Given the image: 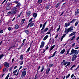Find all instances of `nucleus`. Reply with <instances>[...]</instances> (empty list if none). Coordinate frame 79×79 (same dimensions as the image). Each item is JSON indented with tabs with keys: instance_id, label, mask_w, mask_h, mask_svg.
<instances>
[{
	"instance_id": "obj_1",
	"label": "nucleus",
	"mask_w": 79,
	"mask_h": 79,
	"mask_svg": "<svg viewBox=\"0 0 79 79\" xmlns=\"http://www.w3.org/2000/svg\"><path fill=\"white\" fill-rule=\"evenodd\" d=\"M73 26H72L70 28H68L67 29H66V28H65V31H64L65 32L64 33H65V34H64L62 36L61 38V41H62L63 39L66 36V34H67L69 32H72V31H73Z\"/></svg>"
},
{
	"instance_id": "obj_2",
	"label": "nucleus",
	"mask_w": 79,
	"mask_h": 79,
	"mask_svg": "<svg viewBox=\"0 0 79 79\" xmlns=\"http://www.w3.org/2000/svg\"><path fill=\"white\" fill-rule=\"evenodd\" d=\"M71 53L72 55H77L78 54V52L77 50H74L73 48H72L71 51Z\"/></svg>"
},
{
	"instance_id": "obj_3",
	"label": "nucleus",
	"mask_w": 79,
	"mask_h": 79,
	"mask_svg": "<svg viewBox=\"0 0 79 79\" xmlns=\"http://www.w3.org/2000/svg\"><path fill=\"white\" fill-rule=\"evenodd\" d=\"M4 67L5 68H6L7 69L9 68V66H10V64H9V63H8L7 62H6L4 64Z\"/></svg>"
},
{
	"instance_id": "obj_4",
	"label": "nucleus",
	"mask_w": 79,
	"mask_h": 79,
	"mask_svg": "<svg viewBox=\"0 0 79 79\" xmlns=\"http://www.w3.org/2000/svg\"><path fill=\"white\" fill-rule=\"evenodd\" d=\"M13 10H14V14H17V12H18V8L16 7H14L13 8Z\"/></svg>"
},
{
	"instance_id": "obj_5",
	"label": "nucleus",
	"mask_w": 79,
	"mask_h": 79,
	"mask_svg": "<svg viewBox=\"0 0 79 79\" xmlns=\"http://www.w3.org/2000/svg\"><path fill=\"white\" fill-rule=\"evenodd\" d=\"M68 62L66 61L65 62V60H63V61L61 63V65L62 66H65Z\"/></svg>"
},
{
	"instance_id": "obj_6",
	"label": "nucleus",
	"mask_w": 79,
	"mask_h": 79,
	"mask_svg": "<svg viewBox=\"0 0 79 79\" xmlns=\"http://www.w3.org/2000/svg\"><path fill=\"white\" fill-rule=\"evenodd\" d=\"M77 57V56H76L75 55H73V56L72 58V61H74V60L76 59Z\"/></svg>"
},
{
	"instance_id": "obj_7",
	"label": "nucleus",
	"mask_w": 79,
	"mask_h": 79,
	"mask_svg": "<svg viewBox=\"0 0 79 79\" xmlns=\"http://www.w3.org/2000/svg\"><path fill=\"white\" fill-rule=\"evenodd\" d=\"M22 74L21 75V77H24L25 76V75H26V70H23L22 72Z\"/></svg>"
},
{
	"instance_id": "obj_8",
	"label": "nucleus",
	"mask_w": 79,
	"mask_h": 79,
	"mask_svg": "<svg viewBox=\"0 0 79 79\" xmlns=\"http://www.w3.org/2000/svg\"><path fill=\"white\" fill-rule=\"evenodd\" d=\"M48 30V28L46 27L44 30L43 31H41V33L44 34V33L46 32H47Z\"/></svg>"
},
{
	"instance_id": "obj_9",
	"label": "nucleus",
	"mask_w": 79,
	"mask_h": 79,
	"mask_svg": "<svg viewBox=\"0 0 79 79\" xmlns=\"http://www.w3.org/2000/svg\"><path fill=\"white\" fill-rule=\"evenodd\" d=\"M70 23L69 22L68 23H66L64 24V27H68L70 25Z\"/></svg>"
},
{
	"instance_id": "obj_10",
	"label": "nucleus",
	"mask_w": 79,
	"mask_h": 79,
	"mask_svg": "<svg viewBox=\"0 0 79 79\" xmlns=\"http://www.w3.org/2000/svg\"><path fill=\"white\" fill-rule=\"evenodd\" d=\"M44 45H45V43L44 41H42L40 45V48H41L42 47H44Z\"/></svg>"
},
{
	"instance_id": "obj_11",
	"label": "nucleus",
	"mask_w": 79,
	"mask_h": 79,
	"mask_svg": "<svg viewBox=\"0 0 79 79\" xmlns=\"http://www.w3.org/2000/svg\"><path fill=\"white\" fill-rule=\"evenodd\" d=\"M76 21H77V19H73L72 21L70 22V24H71L72 23H75V22H76Z\"/></svg>"
},
{
	"instance_id": "obj_12",
	"label": "nucleus",
	"mask_w": 79,
	"mask_h": 79,
	"mask_svg": "<svg viewBox=\"0 0 79 79\" xmlns=\"http://www.w3.org/2000/svg\"><path fill=\"white\" fill-rule=\"evenodd\" d=\"M78 14H79V9H78L77 11H76L75 13V16H77Z\"/></svg>"
},
{
	"instance_id": "obj_13",
	"label": "nucleus",
	"mask_w": 79,
	"mask_h": 79,
	"mask_svg": "<svg viewBox=\"0 0 79 79\" xmlns=\"http://www.w3.org/2000/svg\"><path fill=\"white\" fill-rule=\"evenodd\" d=\"M19 26L18 24H16L15 26L14 29H18L19 28Z\"/></svg>"
},
{
	"instance_id": "obj_14",
	"label": "nucleus",
	"mask_w": 79,
	"mask_h": 79,
	"mask_svg": "<svg viewBox=\"0 0 79 79\" xmlns=\"http://www.w3.org/2000/svg\"><path fill=\"white\" fill-rule=\"evenodd\" d=\"M76 32H73V33H72L69 35V37H71V36H72L73 35H75L76 34Z\"/></svg>"
},
{
	"instance_id": "obj_15",
	"label": "nucleus",
	"mask_w": 79,
	"mask_h": 79,
	"mask_svg": "<svg viewBox=\"0 0 79 79\" xmlns=\"http://www.w3.org/2000/svg\"><path fill=\"white\" fill-rule=\"evenodd\" d=\"M64 52H65V49H64L62 50L60 52V54H63V53H64Z\"/></svg>"
},
{
	"instance_id": "obj_16",
	"label": "nucleus",
	"mask_w": 79,
	"mask_h": 79,
	"mask_svg": "<svg viewBox=\"0 0 79 79\" xmlns=\"http://www.w3.org/2000/svg\"><path fill=\"white\" fill-rule=\"evenodd\" d=\"M31 11H29L28 12H27V13H26L27 15V16H30V15H31Z\"/></svg>"
},
{
	"instance_id": "obj_17",
	"label": "nucleus",
	"mask_w": 79,
	"mask_h": 79,
	"mask_svg": "<svg viewBox=\"0 0 79 79\" xmlns=\"http://www.w3.org/2000/svg\"><path fill=\"white\" fill-rule=\"evenodd\" d=\"M50 71V69H46V74H48V73H49V72Z\"/></svg>"
},
{
	"instance_id": "obj_18",
	"label": "nucleus",
	"mask_w": 79,
	"mask_h": 79,
	"mask_svg": "<svg viewBox=\"0 0 79 79\" xmlns=\"http://www.w3.org/2000/svg\"><path fill=\"white\" fill-rule=\"evenodd\" d=\"M37 15L36 13H35L33 14V17H35L34 19H35V18L37 17Z\"/></svg>"
},
{
	"instance_id": "obj_19",
	"label": "nucleus",
	"mask_w": 79,
	"mask_h": 79,
	"mask_svg": "<svg viewBox=\"0 0 79 79\" xmlns=\"http://www.w3.org/2000/svg\"><path fill=\"white\" fill-rule=\"evenodd\" d=\"M69 51H70V49H69L66 51L67 53L66 54V56H67V55L69 54Z\"/></svg>"
},
{
	"instance_id": "obj_20",
	"label": "nucleus",
	"mask_w": 79,
	"mask_h": 79,
	"mask_svg": "<svg viewBox=\"0 0 79 79\" xmlns=\"http://www.w3.org/2000/svg\"><path fill=\"white\" fill-rule=\"evenodd\" d=\"M20 60H23L24 58V56H23V54L21 55L20 56Z\"/></svg>"
},
{
	"instance_id": "obj_21",
	"label": "nucleus",
	"mask_w": 79,
	"mask_h": 79,
	"mask_svg": "<svg viewBox=\"0 0 79 79\" xmlns=\"http://www.w3.org/2000/svg\"><path fill=\"white\" fill-rule=\"evenodd\" d=\"M71 64V62H67V65H66L65 66V68H66V67H67V66H69Z\"/></svg>"
},
{
	"instance_id": "obj_22",
	"label": "nucleus",
	"mask_w": 79,
	"mask_h": 79,
	"mask_svg": "<svg viewBox=\"0 0 79 79\" xmlns=\"http://www.w3.org/2000/svg\"><path fill=\"white\" fill-rule=\"evenodd\" d=\"M48 37V35H46L44 37V38L43 40H45Z\"/></svg>"
},
{
	"instance_id": "obj_23",
	"label": "nucleus",
	"mask_w": 79,
	"mask_h": 79,
	"mask_svg": "<svg viewBox=\"0 0 79 79\" xmlns=\"http://www.w3.org/2000/svg\"><path fill=\"white\" fill-rule=\"evenodd\" d=\"M11 9V6H8L6 7V9L7 10H9Z\"/></svg>"
},
{
	"instance_id": "obj_24",
	"label": "nucleus",
	"mask_w": 79,
	"mask_h": 79,
	"mask_svg": "<svg viewBox=\"0 0 79 79\" xmlns=\"http://www.w3.org/2000/svg\"><path fill=\"white\" fill-rule=\"evenodd\" d=\"M32 22L33 21H32L31 23H30V27H32V26H34V23H32Z\"/></svg>"
},
{
	"instance_id": "obj_25",
	"label": "nucleus",
	"mask_w": 79,
	"mask_h": 79,
	"mask_svg": "<svg viewBox=\"0 0 79 79\" xmlns=\"http://www.w3.org/2000/svg\"><path fill=\"white\" fill-rule=\"evenodd\" d=\"M42 2V0H38L37 1V3L39 4H40Z\"/></svg>"
},
{
	"instance_id": "obj_26",
	"label": "nucleus",
	"mask_w": 79,
	"mask_h": 79,
	"mask_svg": "<svg viewBox=\"0 0 79 79\" xmlns=\"http://www.w3.org/2000/svg\"><path fill=\"white\" fill-rule=\"evenodd\" d=\"M57 52V51H56L53 54L52 56V57H53L54 56H55L56 55V53Z\"/></svg>"
},
{
	"instance_id": "obj_27",
	"label": "nucleus",
	"mask_w": 79,
	"mask_h": 79,
	"mask_svg": "<svg viewBox=\"0 0 79 79\" xmlns=\"http://www.w3.org/2000/svg\"><path fill=\"white\" fill-rule=\"evenodd\" d=\"M42 69H41L40 70V72L41 73L43 72V71H44V66H42L41 67Z\"/></svg>"
},
{
	"instance_id": "obj_28",
	"label": "nucleus",
	"mask_w": 79,
	"mask_h": 79,
	"mask_svg": "<svg viewBox=\"0 0 79 79\" xmlns=\"http://www.w3.org/2000/svg\"><path fill=\"white\" fill-rule=\"evenodd\" d=\"M54 47H55V45L52 46L50 49V51H52V50H53V48H54Z\"/></svg>"
},
{
	"instance_id": "obj_29",
	"label": "nucleus",
	"mask_w": 79,
	"mask_h": 79,
	"mask_svg": "<svg viewBox=\"0 0 79 79\" xmlns=\"http://www.w3.org/2000/svg\"><path fill=\"white\" fill-rule=\"evenodd\" d=\"M76 66L75 65H73L72 67L70 68V70H73V69Z\"/></svg>"
},
{
	"instance_id": "obj_30",
	"label": "nucleus",
	"mask_w": 79,
	"mask_h": 79,
	"mask_svg": "<svg viewBox=\"0 0 79 79\" xmlns=\"http://www.w3.org/2000/svg\"><path fill=\"white\" fill-rule=\"evenodd\" d=\"M10 76V73H9L7 75V76L6 77L5 79H8V77H9V76Z\"/></svg>"
},
{
	"instance_id": "obj_31",
	"label": "nucleus",
	"mask_w": 79,
	"mask_h": 79,
	"mask_svg": "<svg viewBox=\"0 0 79 79\" xmlns=\"http://www.w3.org/2000/svg\"><path fill=\"white\" fill-rule=\"evenodd\" d=\"M50 42H52V44H54V42H55V41L54 40V39L53 38L52 40L50 41H49Z\"/></svg>"
},
{
	"instance_id": "obj_32",
	"label": "nucleus",
	"mask_w": 79,
	"mask_h": 79,
	"mask_svg": "<svg viewBox=\"0 0 79 79\" xmlns=\"http://www.w3.org/2000/svg\"><path fill=\"white\" fill-rule=\"evenodd\" d=\"M78 23H79V21H77L75 23L74 26H77V24H78Z\"/></svg>"
},
{
	"instance_id": "obj_33",
	"label": "nucleus",
	"mask_w": 79,
	"mask_h": 79,
	"mask_svg": "<svg viewBox=\"0 0 79 79\" xmlns=\"http://www.w3.org/2000/svg\"><path fill=\"white\" fill-rule=\"evenodd\" d=\"M60 25H59V28L57 29L56 30L57 31V32H58L59 31H60Z\"/></svg>"
},
{
	"instance_id": "obj_34",
	"label": "nucleus",
	"mask_w": 79,
	"mask_h": 79,
	"mask_svg": "<svg viewBox=\"0 0 79 79\" xmlns=\"http://www.w3.org/2000/svg\"><path fill=\"white\" fill-rule=\"evenodd\" d=\"M49 66L50 67V68H52V67L53 66V64H49Z\"/></svg>"
},
{
	"instance_id": "obj_35",
	"label": "nucleus",
	"mask_w": 79,
	"mask_h": 79,
	"mask_svg": "<svg viewBox=\"0 0 79 79\" xmlns=\"http://www.w3.org/2000/svg\"><path fill=\"white\" fill-rule=\"evenodd\" d=\"M22 13H23V11L21 12L20 13V14L18 15V17L19 18V17H20V16H21V15H22Z\"/></svg>"
},
{
	"instance_id": "obj_36",
	"label": "nucleus",
	"mask_w": 79,
	"mask_h": 79,
	"mask_svg": "<svg viewBox=\"0 0 79 79\" xmlns=\"http://www.w3.org/2000/svg\"><path fill=\"white\" fill-rule=\"evenodd\" d=\"M20 5H21V3H17L16 6V7H19V6H20Z\"/></svg>"
},
{
	"instance_id": "obj_37",
	"label": "nucleus",
	"mask_w": 79,
	"mask_h": 79,
	"mask_svg": "<svg viewBox=\"0 0 79 79\" xmlns=\"http://www.w3.org/2000/svg\"><path fill=\"white\" fill-rule=\"evenodd\" d=\"M47 21H46L44 24H43V27H45V26H46V24H47Z\"/></svg>"
},
{
	"instance_id": "obj_38",
	"label": "nucleus",
	"mask_w": 79,
	"mask_h": 79,
	"mask_svg": "<svg viewBox=\"0 0 79 79\" xmlns=\"http://www.w3.org/2000/svg\"><path fill=\"white\" fill-rule=\"evenodd\" d=\"M25 32L27 34H28V33H29V31L27 30H25Z\"/></svg>"
},
{
	"instance_id": "obj_39",
	"label": "nucleus",
	"mask_w": 79,
	"mask_h": 79,
	"mask_svg": "<svg viewBox=\"0 0 79 79\" xmlns=\"http://www.w3.org/2000/svg\"><path fill=\"white\" fill-rule=\"evenodd\" d=\"M30 49H31V48L29 47L27 49V51H26L27 52H29L30 51Z\"/></svg>"
},
{
	"instance_id": "obj_40",
	"label": "nucleus",
	"mask_w": 79,
	"mask_h": 79,
	"mask_svg": "<svg viewBox=\"0 0 79 79\" xmlns=\"http://www.w3.org/2000/svg\"><path fill=\"white\" fill-rule=\"evenodd\" d=\"M17 71H18V69H17L15 70L14 71L13 73V74H14V73H16L17 72Z\"/></svg>"
},
{
	"instance_id": "obj_41",
	"label": "nucleus",
	"mask_w": 79,
	"mask_h": 79,
	"mask_svg": "<svg viewBox=\"0 0 79 79\" xmlns=\"http://www.w3.org/2000/svg\"><path fill=\"white\" fill-rule=\"evenodd\" d=\"M74 39H75V35H74V36L71 38V40H74Z\"/></svg>"
},
{
	"instance_id": "obj_42",
	"label": "nucleus",
	"mask_w": 79,
	"mask_h": 79,
	"mask_svg": "<svg viewBox=\"0 0 79 79\" xmlns=\"http://www.w3.org/2000/svg\"><path fill=\"white\" fill-rule=\"evenodd\" d=\"M31 25V23H29L28 24L27 27V29H28L29 28V26Z\"/></svg>"
},
{
	"instance_id": "obj_43",
	"label": "nucleus",
	"mask_w": 79,
	"mask_h": 79,
	"mask_svg": "<svg viewBox=\"0 0 79 79\" xmlns=\"http://www.w3.org/2000/svg\"><path fill=\"white\" fill-rule=\"evenodd\" d=\"M5 56L4 55L2 54L0 56V57L2 58H3V56Z\"/></svg>"
},
{
	"instance_id": "obj_44",
	"label": "nucleus",
	"mask_w": 79,
	"mask_h": 79,
	"mask_svg": "<svg viewBox=\"0 0 79 79\" xmlns=\"http://www.w3.org/2000/svg\"><path fill=\"white\" fill-rule=\"evenodd\" d=\"M25 20H26V19H23L22 20V21H21V23H22V22H24V21H25Z\"/></svg>"
},
{
	"instance_id": "obj_45",
	"label": "nucleus",
	"mask_w": 79,
	"mask_h": 79,
	"mask_svg": "<svg viewBox=\"0 0 79 79\" xmlns=\"http://www.w3.org/2000/svg\"><path fill=\"white\" fill-rule=\"evenodd\" d=\"M70 75L71 74H69L67 76H66V78H68V77L70 76Z\"/></svg>"
},
{
	"instance_id": "obj_46",
	"label": "nucleus",
	"mask_w": 79,
	"mask_h": 79,
	"mask_svg": "<svg viewBox=\"0 0 79 79\" xmlns=\"http://www.w3.org/2000/svg\"><path fill=\"white\" fill-rule=\"evenodd\" d=\"M59 5H60V3L59 2L57 4L56 6V7L57 8V7L59 6Z\"/></svg>"
},
{
	"instance_id": "obj_47",
	"label": "nucleus",
	"mask_w": 79,
	"mask_h": 79,
	"mask_svg": "<svg viewBox=\"0 0 79 79\" xmlns=\"http://www.w3.org/2000/svg\"><path fill=\"white\" fill-rule=\"evenodd\" d=\"M0 34H3V30H1L0 31Z\"/></svg>"
},
{
	"instance_id": "obj_48",
	"label": "nucleus",
	"mask_w": 79,
	"mask_h": 79,
	"mask_svg": "<svg viewBox=\"0 0 79 79\" xmlns=\"http://www.w3.org/2000/svg\"><path fill=\"white\" fill-rule=\"evenodd\" d=\"M24 62V61H21V62L20 63V65H22V64H23V63Z\"/></svg>"
},
{
	"instance_id": "obj_49",
	"label": "nucleus",
	"mask_w": 79,
	"mask_h": 79,
	"mask_svg": "<svg viewBox=\"0 0 79 79\" xmlns=\"http://www.w3.org/2000/svg\"><path fill=\"white\" fill-rule=\"evenodd\" d=\"M8 30H9V31H11V28L10 27H9L8 28Z\"/></svg>"
},
{
	"instance_id": "obj_50",
	"label": "nucleus",
	"mask_w": 79,
	"mask_h": 79,
	"mask_svg": "<svg viewBox=\"0 0 79 79\" xmlns=\"http://www.w3.org/2000/svg\"><path fill=\"white\" fill-rule=\"evenodd\" d=\"M37 77H38V76H37L36 75L35 77V78L34 79H37Z\"/></svg>"
},
{
	"instance_id": "obj_51",
	"label": "nucleus",
	"mask_w": 79,
	"mask_h": 79,
	"mask_svg": "<svg viewBox=\"0 0 79 79\" xmlns=\"http://www.w3.org/2000/svg\"><path fill=\"white\" fill-rule=\"evenodd\" d=\"M22 68H23V67H22V66H21L19 68V70L18 71H19V70H20V69H22Z\"/></svg>"
},
{
	"instance_id": "obj_52",
	"label": "nucleus",
	"mask_w": 79,
	"mask_h": 79,
	"mask_svg": "<svg viewBox=\"0 0 79 79\" xmlns=\"http://www.w3.org/2000/svg\"><path fill=\"white\" fill-rule=\"evenodd\" d=\"M14 3H16V4H17L18 3V1H14Z\"/></svg>"
},
{
	"instance_id": "obj_53",
	"label": "nucleus",
	"mask_w": 79,
	"mask_h": 79,
	"mask_svg": "<svg viewBox=\"0 0 79 79\" xmlns=\"http://www.w3.org/2000/svg\"><path fill=\"white\" fill-rule=\"evenodd\" d=\"M18 74H19V71H18L17 73L16 74L15 76L16 77V76H17L18 75Z\"/></svg>"
},
{
	"instance_id": "obj_54",
	"label": "nucleus",
	"mask_w": 79,
	"mask_h": 79,
	"mask_svg": "<svg viewBox=\"0 0 79 79\" xmlns=\"http://www.w3.org/2000/svg\"><path fill=\"white\" fill-rule=\"evenodd\" d=\"M50 34V31H49V32H48L47 33H46V34Z\"/></svg>"
},
{
	"instance_id": "obj_55",
	"label": "nucleus",
	"mask_w": 79,
	"mask_h": 79,
	"mask_svg": "<svg viewBox=\"0 0 79 79\" xmlns=\"http://www.w3.org/2000/svg\"><path fill=\"white\" fill-rule=\"evenodd\" d=\"M74 74H72V75L71 76V78H73V77H74Z\"/></svg>"
},
{
	"instance_id": "obj_56",
	"label": "nucleus",
	"mask_w": 79,
	"mask_h": 79,
	"mask_svg": "<svg viewBox=\"0 0 79 79\" xmlns=\"http://www.w3.org/2000/svg\"><path fill=\"white\" fill-rule=\"evenodd\" d=\"M42 26H43V25L42 24H40V28H41L42 27Z\"/></svg>"
},
{
	"instance_id": "obj_57",
	"label": "nucleus",
	"mask_w": 79,
	"mask_h": 79,
	"mask_svg": "<svg viewBox=\"0 0 79 79\" xmlns=\"http://www.w3.org/2000/svg\"><path fill=\"white\" fill-rule=\"evenodd\" d=\"M6 69L7 68L6 67L4 69H3L4 72H5L6 71Z\"/></svg>"
},
{
	"instance_id": "obj_58",
	"label": "nucleus",
	"mask_w": 79,
	"mask_h": 79,
	"mask_svg": "<svg viewBox=\"0 0 79 79\" xmlns=\"http://www.w3.org/2000/svg\"><path fill=\"white\" fill-rule=\"evenodd\" d=\"M44 29H45V27L43 26L42 28L41 29V31H43V30H44Z\"/></svg>"
},
{
	"instance_id": "obj_59",
	"label": "nucleus",
	"mask_w": 79,
	"mask_h": 79,
	"mask_svg": "<svg viewBox=\"0 0 79 79\" xmlns=\"http://www.w3.org/2000/svg\"><path fill=\"white\" fill-rule=\"evenodd\" d=\"M33 19V18H32L29 20V23H30L32 20V19Z\"/></svg>"
},
{
	"instance_id": "obj_60",
	"label": "nucleus",
	"mask_w": 79,
	"mask_h": 79,
	"mask_svg": "<svg viewBox=\"0 0 79 79\" xmlns=\"http://www.w3.org/2000/svg\"><path fill=\"white\" fill-rule=\"evenodd\" d=\"M25 22H21V24L22 25H23V24H25Z\"/></svg>"
},
{
	"instance_id": "obj_61",
	"label": "nucleus",
	"mask_w": 79,
	"mask_h": 79,
	"mask_svg": "<svg viewBox=\"0 0 79 79\" xmlns=\"http://www.w3.org/2000/svg\"><path fill=\"white\" fill-rule=\"evenodd\" d=\"M8 14H9L10 15H12L11 12V11H9L8 12Z\"/></svg>"
},
{
	"instance_id": "obj_62",
	"label": "nucleus",
	"mask_w": 79,
	"mask_h": 79,
	"mask_svg": "<svg viewBox=\"0 0 79 79\" xmlns=\"http://www.w3.org/2000/svg\"><path fill=\"white\" fill-rule=\"evenodd\" d=\"M10 12H11V13H12V14H13V13H14V10H11Z\"/></svg>"
},
{
	"instance_id": "obj_63",
	"label": "nucleus",
	"mask_w": 79,
	"mask_h": 79,
	"mask_svg": "<svg viewBox=\"0 0 79 79\" xmlns=\"http://www.w3.org/2000/svg\"><path fill=\"white\" fill-rule=\"evenodd\" d=\"M58 35H56V36L55 37L56 39H57L58 38Z\"/></svg>"
},
{
	"instance_id": "obj_64",
	"label": "nucleus",
	"mask_w": 79,
	"mask_h": 79,
	"mask_svg": "<svg viewBox=\"0 0 79 79\" xmlns=\"http://www.w3.org/2000/svg\"><path fill=\"white\" fill-rule=\"evenodd\" d=\"M74 46H75V43L73 44L72 45V47H74Z\"/></svg>"
}]
</instances>
